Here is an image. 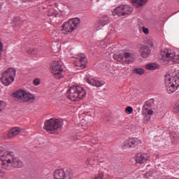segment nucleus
Listing matches in <instances>:
<instances>
[{
  "instance_id": "nucleus-5",
  "label": "nucleus",
  "mask_w": 179,
  "mask_h": 179,
  "mask_svg": "<svg viewBox=\"0 0 179 179\" xmlns=\"http://www.w3.org/2000/svg\"><path fill=\"white\" fill-rule=\"evenodd\" d=\"M162 59L164 62H172L173 64H179V55H176L174 50L165 48L161 50Z\"/></svg>"
},
{
  "instance_id": "nucleus-27",
  "label": "nucleus",
  "mask_w": 179,
  "mask_h": 179,
  "mask_svg": "<svg viewBox=\"0 0 179 179\" xmlns=\"http://www.w3.org/2000/svg\"><path fill=\"white\" fill-rule=\"evenodd\" d=\"M125 113L127 114H132V113H134V108L131 106H127L125 109Z\"/></svg>"
},
{
  "instance_id": "nucleus-2",
  "label": "nucleus",
  "mask_w": 179,
  "mask_h": 179,
  "mask_svg": "<svg viewBox=\"0 0 179 179\" xmlns=\"http://www.w3.org/2000/svg\"><path fill=\"white\" fill-rule=\"evenodd\" d=\"M164 83L167 93L171 94L179 88V76L176 74H167L164 78Z\"/></svg>"
},
{
  "instance_id": "nucleus-24",
  "label": "nucleus",
  "mask_w": 179,
  "mask_h": 179,
  "mask_svg": "<svg viewBox=\"0 0 179 179\" xmlns=\"http://www.w3.org/2000/svg\"><path fill=\"white\" fill-rule=\"evenodd\" d=\"M173 113H179V101L173 106Z\"/></svg>"
},
{
  "instance_id": "nucleus-29",
  "label": "nucleus",
  "mask_w": 179,
  "mask_h": 179,
  "mask_svg": "<svg viewBox=\"0 0 179 179\" xmlns=\"http://www.w3.org/2000/svg\"><path fill=\"white\" fill-rule=\"evenodd\" d=\"M2 51H3V44H2V41L0 39V61L2 59Z\"/></svg>"
},
{
  "instance_id": "nucleus-10",
  "label": "nucleus",
  "mask_w": 179,
  "mask_h": 179,
  "mask_svg": "<svg viewBox=\"0 0 179 179\" xmlns=\"http://www.w3.org/2000/svg\"><path fill=\"white\" fill-rule=\"evenodd\" d=\"M55 179H72L73 172L71 169L64 171V169H56L54 172Z\"/></svg>"
},
{
  "instance_id": "nucleus-9",
  "label": "nucleus",
  "mask_w": 179,
  "mask_h": 179,
  "mask_svg": "<svg viewBox=\"0 0 179 179\" xmlns=\"http://www.w3.org/2000/svg\"><path fill=\"white\" fill-rule=\"evenodd\" d=\"M134 12V8L130 5H120L113 11V16H127Z\"/></svg>"
},
{
  "instance_id": "nucleus-22",
  "label": "nucleus",
  "mask_w": 179,
  "mask_h": 179,
  "mask_svg": "<svg viewBox=\"0 0 179 179\" xmlns=\"http://www.w3.org/2000/svg\"><path fill=\"white\" fill-rule=\"evenodd\" d=\"M133 71L136 75H143L145 73V71L141 68L134 69Z\"/></svg>"
},
{
  "instance_id": "nucleus-15",
  "label": "nucleus",
  "mask_w": 179,
  "mask_h": 179,
  "mask_svg": "<svg viewBox=\"0 0 179 179\" xmlns=\"http://www.w3.org/2000/svg\"><path fill=\"white\" fill-rule=\"evenodd\" d=\"M150 157L147 154L138 153L135 156V160L138 164H143L145 162H148Z\"/></svg>"
},
{
  "instance_id": "nucleus-8",
  "label": "nucleus",
  "mask_w": 179,
  "mask_h": 179,
  "mask_svg": "<svg viewBox=\"0 0 179 179\" xmlns=\"http://www.w3.org/2000/svg\"><path fill=\"white\" fill-rule=\"evenodd\" d=\"M80 23V18H73L69 20L62 25V33L63 34H68V33L73 31V30H76V29L78 27V24Z\"/></svg>"
},
{
  "instance_id": "nucleus-31",
  "label": "nucleus",
  "mask_w": 179,
  "mask_h": 179,
  "mask_svg": "<svg viewBox=\"0 0 179 179\" xmlns=\"http://www.w3.org/2000/svg\"><path fill=\"white\" fill-rule=\"evenodd\" d=\"M104 178V173H100L97 176H95V179H103Z\"/></svg>"
},
{
  "instance_id": "nucleus-6",
  "label": "nucleus",
  "mask_w": 179,
  "mask_h": 179,
  "mask_svg": "<svg viewBox=\"0 0 179 179\" xmlns=\"http://www.w3.org/2000/svg\"><path fill=\"white\" fill-rule=\"evenodd\" d=\"M16 70L14 68H8L2 73L0 80L3 86H10L15 82Z\"/></svg>"
},
{
  "instance_id": "nucleus-17",
  "label": "nucleus",
  "mask_w": 179,
  "mask_h": 179,
  "mask_svg": "<svg viewBox=\"0 0 179 179\" xmlns=\"http://www.w3.org/2000/svg\"><path fill=\"white\" fill-rule=\"evenodd\" d=\"M110 23V20L107 17L101 18L98 20L95 24L96 30H101L106 24Z\"/></svg>"
},
{
  "instance_id": "nucleus-28",
  "label": "nucleus",
  "mask_w": 179,
  "mask_h": 179,
  "mask_svg": "<svg viewBox=\"0 0 179 179\" xmlns=\"http://www.w3.org/2000/svg\"><path fill=\"white\" fill-rule=\"evenodd\" d=\"M27 54H29L31 55H37V52L33 48H30L27 50Z\"/></svg>"
},
{
  "instance_id": "nucleus-13",
  "label": "nucleus",
  "mask_w": 179,
  "mask_h": 179,
  "mask_svg": "<svg viewBox=\"0 0 179 179\" xmlns=\"http://www.w3.org/2000/svg\"><path fill=\"white\" fill-rule=\"evenodd\" d=\"M76 65V66H78V68H80V69H85V68H86V65H87V57H86V55H79L78 61H77Z\"/></svg>"
},
{
  "instance_id": "nucleus-14",
  "label": "nucleus",
  "mask_w": 179,
  "mask_h": 179,
  "mask_svg": "<svg viewBox=\"0 0 179 179\" xmlns=\"http://www.w3.org/2000/svg\"><path fill=\"white\" fill-rule=\"evenodd\" d=\"M152 50H150V48L145 45H142L138 50V53L142 58H148Z\"/></svg>"
},
{
  "instance_id": "nucleus-33",
  "label": "nucleus",
  "mask_w": 179,
  "mask_h": 179,
  "mask_svg": "<svg viewBox=\"0 0 179 179\" xmlns=\"http://www.w3.org/2000/svg\"><path fill=\"white\" fill-rule=\"evenodd\" d=\"M143 32L144 33V34H148L149 33V29L143 27Z\"/></svg>"
},
{
  "instance_id": "nucleus-38",
  "label": "nucleus",
  "mask_w": 179,
  "mask_h": 179,
  "mask_svg": "<svg viewBox=\"0 0 179 179\" xmlns=\"http://www.w3.org/2000/svg\"><path fill=\"white\" fill-rule=\"evenodd\" d=\"M0 93H1V90H0Z\"/></svg>"
},
{
  "instance_id": "nucleus-35",
  "label": "nucleus",
  "mask_w": 179,
  "mask_h": 179,
  "mask_svg": "<svg viewBox=\"0 0 179 179\" xmlns=\"http://www.w3.org/2000/svg\"><path fill=\"white\" fill-rule=\"evenodd\" d=\"M147 115H153V110H149L148 111Z\"/></svg>"
},
{
  "instance_id": "nucleus-4",
  "label": "nucleus",
  "mask_w": 179,
  "mask_h": 179,
  "mask_svg": "<svg viewBox=\"0 0 179 179\" xmlns=\"http://www.w3.org/2000/svg\"><path fill=\"white\" fill-rule=\"evenodd\" d=\"M64 122L57 118H50L45 122L43 129H45L49 134H58V129L62 128Z\"/></svg>"
},
{
  "instance_id": "nucleus-36",
  "label": "nucleus",
  "mask_w": 179,
  "mask_h": 179,
  "mask_svg": "<svg viewBox=\"0 0 179 179\" xmlns=\"http://www.w3.org/2000/svg\"><path fill=\"white\" fill-rule=\"evenodd\" d=\"M0 177H3V173L2 172V170H0Z\"/></svg>"
},
{
  "instance_id": "nucleus-25",
  "label": "nucleus",
  "mask_w": 179,
  "mask_h": 179,
  "mask_svg": "<svg viewBox=\"0 0 179 179\" xmlns=\"http://www.w3.org/2000/svg\"><path fill=\"white\" fill-rule=\"evenodd\" d=\"M6 103L3 101L0 100V113H2V110L5 109Z\"/></svg>"
},
{
  "instance_id": "nucleus-16",
  "label": "nucleus",
  "mask_w": 179,
  "mask_h": 179,
  "mask_svg": "<svg viewBox=\"0 0 179 179\" xmlns=\"http://www.w3.org/2000/svg\"><path fill=\"white\" fill-rule=\"evenodd\" d=\"M85 80L91 85V86H95L96 87H101L103 86L104 82L98 80L97 78H85Z\"/></svg>"
},
{
  "instance_id": "nucleus-37",
  "label": "nucleus",
  "mask_w": 179,
  "mask_h": 179,
  "mask_svg": "<svg viewBox=\"0 0 179 179\" xmlns=\"http://www.w3.org/2000/svg\"><path fill=\"white\" fill-rule=\"evenodd\" d=\"M25 2H27V1H31V0H24Z\"/></svg>"
},
{
  "instance_id": "nucleus-21",
  "label": "nucleus",
  "mask_w": 179,
  "mask_h": 179,
  "mask_svg": "<svg viewBox=\"0 0 179 179\" xmlns=\"http://www.w3.org/2000/svg\"><path fill=\"white\" fill-rule=\"evenodd\" d=\"M113 59H115V61H117L118 62H122V64H125L122 62V61H124V55L121 54H115L113 55Z\"/></svg>"
},
{
  "instance_id": "nucleus-1",
  "label": "nucleus",
  "mask_w": 179,
  "mask_h": 179,
  "mask_svg": "<svg viewBox=\"0 0 179 179\" xmlns=\"http://www.w3.org/2000/svg\"><path fill=\"white\" fill-rule=\"evenodd\" d=\"M0 160L1 168L4 170H12L23 167V162L19 157L15 156L13 152L6 151L3 147H0Z\"/></svg>"
},
{
  "instance_id": "nucleus-18",
  "label": "nucleus",
  "mask_w": 179,
  "mask_h": 179,
  "mask_svg": "<svg viewBox=\"0 0 179 179\" xmlns=\"http://www.w3.org/2000/svg\"><path fill=\"white\" fill-rule=\"evenodd\" d=\"M123 57L125 59L124 61H122L124 64H131L134 61V55L129 52H124Z\"/></svg>"
},
{
  "instance_id": "nucleus-7",
  "label": "nucleus",
  "mask_w": 179,
  "mask_h": 179,
  "mask_svg": "<svg viewBox=\"0 0 179 179\" xmlns=\"http://www.w3.org/2000/svg\"><path fill=\"white\" fill-rule=\"evenodd\" d=\"M13 97L21 103H27L29 101L31 103L36 99L33 94L27 93L26 91L22 90L14 92L13 94Z\"/></svg>"
},
{
  "instance_id": "nucleus-26",
  "label": "nucleus",
  "mask_w": 179,
  "mask_h": 179,
  "mask_svg": "<svg viewBox=\"0 0 179 179\" xmlns=\"http://www.w3.org/2000/svg\"><path fill=\"white\" fill-rule=\"evenodd\" d=\"M146 69L149 71H155L156 68L155 67V65L153 64H148L146 65Z\"/></svg>"
},
{
  "instance_id": "nucleus-12",
  "label": "nucleus",
  "mask_w": 179,
  "mask_h": 179,
  "mask_svg": "<svg viewBox=\"0 0 179 179\" xmlns=\"http://www.w3.org/2000/svg\"><path fill=\"white\" fill-rule=\"evenodd\" d=\"M142 141L137 138H129L128 140H125L123 142V148H130L134 149L137 148L138 145H141Z\"/></svg>"
},
{
  "instance_id": "nucleus-19",
  "label": "nucleus",
  "mask_w": 179,
  "mask_h": 179,
  "mask_svg": "<svg viewBox=\"0 0 179 179\" xmlns=\"http://www.w3.org/2000/svg\"><path fill=\"white\" fill-rule=\"evenodd\" d=\"M20 131H21L20 128L13 127L8 131V138H15V136L19 135Z\"/></svg>"
},
{
  "instance_id": "nucleus-30",
  "label": "nucleus",
  "mask_w": 179,
  "mask_h": 179,
  "mask_svg": "<svg viewBox=\"0 0 179 179\" xmlns=\"http://www.w3.org/2000/svg\"><path fill=\"white\" fill-rule=\"evenodd\" d=\"M151 118H152V117H150V115H145L144 117V123L148 124V122H149L150 121Z\"/></svg>"
},
{
  "instance_id": "nucleus-34",
  "label": "nucleus",
  "mask_w": 179,
  "mask_h": 179,
  "mask_svg": "<svg viewBox=\"0 0 179 179\" xmlns=\"http://www.w3.org/2000/svg\"><path fill=\"white\" fill-rule=\"evenodd\" d=\"M90 162H92V157H90L86 160L85 164H87V166H90Z\"/></svg>"
},
{
  "instance_id": "nucleus-3",
  "label": "nucleus",
  "mask_w": 179,
  "mask_h": 179,
  "mask_svg": "<svg viewBox=\"0 0 179 179\" xmlns=\"http://www.w3.org/2000/svg\"><path fill=\"white\" fill-rule=\"evenodd\" d=\"M86 97V90L82 87L73 85L68 90V99L71 101H79Z\"/></svg>"
},
{
  "instance_id": "nucleus-23",
  "label": "nucleus",
  "mask_w": 179,
  "mask_h": 179,
  "mask_svg": "<svg viewBox=\"0 0 179 179\" xmlns=\"http://www.w3.org/2000/svg\"><path fill=\"white\" fill-rule=\"evenodd\" d=\"M154 104H155V99H150V100L147 101L145 103V106H146V107H152Z\"/></svg>"
},
{
  "instance_id": "nucleus-11",
  "label": "nucleus",
  "mask_w": 179,
  "mask_h": 179,
  "mask_svg": "<svg viewBox=\"0 0 179 179\" xmlns=\"http://www.w3.org/2000/svg\"><path fill=\"white\" fill-rule=\"evenodd\" d=\"M51 73L54 75L55 79L63 78L64 69L59 63L55 62L51 69Z\"/></svg>"
},
{
  "instance_id": "nucleus-20",
  "label": "nucleus",
  "mask_w": 179,
  "mask_h": 179,
  "mask_svg": "<svg viewBox=\"0 0 179 179\" xmlns=\"http://www.w3.org/2000/svg\"><path fill=\"white\" fill-rule=\"evenodd\" d=\"M131 2L132 3H136V6L139 8L143 6L148 2V0H131Z\"/></svg>"
},
{
  "instance_id": "nucleus-32",
  "label": "nucleus",
  "mask_w": 179,
  "mask_h": 179,
  "mask_svg": "<svg viewBox=\"0 0 179 179\" xmlns=\"http://www.w3.org/2000/svg\"><path fill=\"white\" fill-rule=\"evenodd\" d=\"M33 83L35 86H38V85H40V78H36L34 80Z\"/></svg>"
}]
</instances>
